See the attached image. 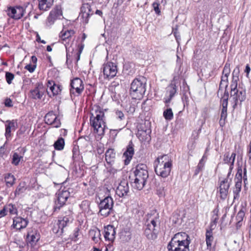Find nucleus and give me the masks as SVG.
Returning <instances> with one entry per match:
<instances>
[{"instance_id":"nucleus-63","label":"nucleus","mask_w":251,"mask_h":251,"mask_svg":"<svg viewBox=\"0 0 251 251\" xmlns=\"http://www.w3.org/2000/svg\"><path fill=\"white\" fill-rule=\"evenodd\" d=\"M55 82L54 81L52 80H49L48 81V82H47V87L48 88H49V89L50 88V87L52 86H53L54 84H55Z\"/></svg>"},{"instance_id":"nucleus-55","label":"nucleus","mask_w":251,"mask_h":251,"mask_svg":"<svg viewBox=\"0 0 251 251\" xmlns=\"http://www.w3.org/2000/svg\"><path fill=\"white\" fill-rule=\"evenodd\" d=\"M159 4L156 2H154L152 4V6L153 7L154 10L155 11L156 14L157 15H160L161 11L159 8Z\"/></svg>"},{"instance_id":"nucleus-27","label":"nucleus","mask_w":251,"mask_h":251,"mask_svg":"<svg viewBox=\"0 0 251 251\" xmlns=\"http://www.w3.org/2000/svg\"><path fill=\"white\" fill-rule=\"evenodd\" d=\"M40 234L36 230L29 231L27 235V239L30 243H35L39 240Z\"/></svg>"},{"instance_id":"nucleus-29","label":"nucleus","mask_w":251,"mask_h":251,"mask_svg":"<svg viewBox=\"0 0 251 251\" xmlns=\"http://www.w3.org/2000/svg\"><path fill=\"white\" fill-rule=\"evenodd\" d=\"M7 124L5 125V135L7 139L11 136V132L12 129L15 130L16 128L17 124L13 120L12 121H7Z\"/></svg>"},{"instance_id":"nucleus-43","label":"nucleus","mask_w":251,"mask_h":251,"mask_svg":"<svg viewBox=\"0 0 251 251\" xmlns=\"http://www.w3.org/2000/svg\"><path fill=\"white\" fill-rule=\"evenodd\" d=\"M240 73V69L239 66H236L232 72V79L239 80V75Z\"/></svg>"},{"instance_id":"nucleus-19","label":"nucleus","mask_w":251,"mask_h":251,"mask_svg":"<svg viewBox=\"0 0 251 251\" xmlns=\"http://www.w3.org/2000/svg\"><path fill=\"white\" fill-rule=\"evenodd\" d=\"M134 145L131 141L129 142L126 151L123 154V156L126 158L125 164L127 165L129 163L134 153Z\"/></svg>"},{"instance_id":"nucleus-51","label":"nucleus","mask_w":251,"mask_h":251,"mask_svg":"<svg viewBox=\"0 0 251 251\" xmlns=\"http://www.w3.org/2000/svg\"><path fill=\"white\" fill-rule=\"evenodd\" d=\"M157 194L159 196L161 197L165 195L164 187L158 186L156 189Z\"/></svg>"},{"instance_id":"nucleus-23","label":"nucleus","mask_w":251,"mask_h":251,"mask_svg":"<svg viewBox=\"0 0 251 251\" xmlns=\"http://www.w3.org/2000/svg\"><path fill=\"white\" fill-rule=\"evenodd\" d=\"M75 33V32L74 30L70 29L66 30H62L60 33L59 36L62 41V43L65 45L67 51V44L68 43L67 40H69V39L74 35Z\"/></svg>"},{"instance_id":"nucleus-46","label":"nucleus","mask_w":251,"mask_h":251,"mask_svg":"<svg viewBox=\"0 0 251 251\" xmlns=\"http://www.w3.org/2000/svg\"><path fill=\"white\" fill-rule=\"evenodd\" d=\"M244 216H245L244 212L242 210H240L236 216V220L238 222H237L238 225H239L240 224V223L243 221Z\"/></svg>"},{"instance_id":"nucleus-57","label":"nucleus","mask_w":251,"mask_h":251,"mask_svg":"<svg viewBox=\"0 0 251 251\" xmlns=\"http://www.w3.org/2000/svg\"><path fill=\"white\" fill-rule=\"evenodd\" d=\"M36 67V65L28 64L25 66V68L28 70L30 73H32L34 71Z\"/></svg>"},{"instance_id":"nucleus-26","label":"nucleus","mask_w":251,"mask_h":251,"mask_svg":"<svg viewBox=\"0 0 251 251\" xmlns=\"http://www.w3.org/2000/svg\"><path fill=\"white\" fill-rule=\"evenodd\" d=\"M105 156L107 164L112 165L114 163L116 157V153L114 150L113 149H108L105 152Z\"/></svg>"},{"instance_id":"nucleus-45","label":"nucleus","mask_w":251,"mask_h":251,"mask_svg":"<svg viewBox=\"0 0 251 251\" xmlns=\"http://www.w3.org/2000/svg\"><path fill=\"white\" fill-rule=\"evenodd\" d=\"M14 75L10 72H6L5 73V78L7 83L8 84H10L12 83V80L14 78Z\"/></svg>"},{"instance_id":"nucleus-28","label":"nucleus","mask_w":251,"mask_h":251,"mask_svg":"<svg viewBox=\"0 0 251 251\" xmlns=\"http://www.w3.org/2000/svg\"><path fill=\"white\" fill-rule=\"evenodd\" d=\"M155 230L151 227V225L148 224L145 230V235L149 240H154L157 237Z\"/></svg>"},{"instance_id":"nucleus-59","label":"nucleus","mask_w":251,"mask_h":251,"mask_svg":"<svg viewBox=\"0 0 251 251\" xmlns=\"http://www.w3.org/2000/svg\"><path fill=\"white\" fill-rule=\"evenodd\" d=\"M241 189L234 188L233 190L234 199H238L239 197V193L241 191Z\"/></svg>"},{"instance_id":"nucleus-52","label":"nucleus","mask_w":251,"mask_h":251,"mask_svg":"<svg viewBox=\"0 0 251 251\" xmlns=\"http://www.w3.org/2000/svg\"><path fill=\"white\" fill-rule=\"evenodd\" d=\"M204 167V165L201 163H199L196 169L195 170L194 176H197L201 172Z\"/></svg>"},{"instance_id":"nucleus-62","label":"nucleus","mask_w":251,"mask_h":251,"mask_svg":"<svg viewBox=\"0 0 251 251\" xmlns=\"http://www.w3.org/2000/svg\"><path fill=\"white\" fill-rule=\"evenodd\" d=\"M242 181L235 180V185L234 188H238L241 189Z\"/></svg>"},{"instance_id":"nucleus-20","label":"nucleus","mask_w":251,"mask_h":251,"mask_svg":"<svg viewBox=\"0 0 251 251\" xmlns=\"http://www.w3.org/2000/svg\"><path fill=\"white\" fill-rule=\"evenodd\" d=\"M190 242V237L185 232H178L176 233L172 238L169 243L176 244V242Z\"/></svg>"},{"instance_id":"nucleus-25","label":"nucleus","mask_w":251,"mask_h":251,"mask_svg":"<svg viewBox=\"0 0 251 251\" xmlns=\"http://www.w3.org/2000/svg\"><path fill=\"white\" fill-rule=\"evenodd\" d=\"M176 92V86L175 83H173V81L171 82L170 85L168 86V89L167 90V93L169 95L168 98L165 99L164 102L166 103H169L172 98L174 97L175 95Z\"/></svg>"},{"instance_id":"nucleus-38","label":"nucleus","mask_w":251,"mask_h":251,"mask_svg":"<svg viewBox=\"0 0 251 251\" xmlns=\"http://www.w3.org/2000/svg\"><path fill=\"white\" fill-rule=\"evenodd\" d=\"M228 75H223L221 76V80L219 85V89L225 87L226 89L228 86Z\"/></svg>"},{"instance_id":"nucleus-1","label":"nucleus","mask_w":251,"mask_h":251,"mask_svg":"<svg viewBox=\"0 0 251 251\" xmlns=\"http://www.w3.org/2000/svg\"><path fill=\"white\" fill-rule=\"evenodd\" d=\"M147 169V166L144 164H139L136 166L134 171V181L131 182L134 189L141 190L145 186L149 178Z\"/></svg>"},{"instance_id":"nucleus-36","label":"nucleus","mask_w":251,"mask_h":251,"mask_svg":"<svg viewBox=\"0 0 251 251\" xmlns=\"http://www.w3.org/2000/svg\"><path fill=\"white\" fill-rule=\"evenodd\" d=\"M227 109L222 108L221 118L219 121V124L221 126H223L225 124V121L227 118Z\"/></svg>"},{"instance_id":"nucleus-12","label":"nucleus","mask_w":251,"mask_h":251,"mask_svg":"<svg viewBox=\"0 0 251 251\" xmlns=\"http://www.w3.org/2000/svg\"><path fill=\"white\" fill-rule=\"evenodd\" d=\"M62 15L61 6L59 5L55 6L50 12L47 18L46 25L48 26L52 25L56 19Z\"/></svg>"},{"instance_id":"nucleus-18","label":"nucleus","mask_w":251,"mask_h":251,"mask_svg":"<svg viewBox=\"0 0 251 251\" xmlns=\"http://www.w3.org/2000/svg\"><path fill=\"white\" fill-rule=\"evenodd\" d=\"M129 192L128 183L127 180L121 181L117 188L116 193L120 197L127 195Z\"/></svg>"},{"instance_id":"nucleus-5","label":"nucleus","mask_w":251,"mask_h":251,"mask_svg":"<svg viewBox=\"0 0 251 251\" xmlns=\"http://www.w3.org/2000/svg\"><path fill=\"white\" fill-rule=\"evenodd\" d=\"M74 190L72 188H60L57 194V199L55 202L54 210L55 211L59 210L66 203L68 199L74 195Z\"/></svg>"},{"instance_id":"nucleus-2","label":"nucleus","mask_w":251,"mask_h":251,"mask_svg":"<svg viewBox=\"0 0 251 251\" xmlns=\"http://www.w3.org/2000/svg\"><path fill=\"white\" fill-rule=\"evenodd\" d=\"M155 172L162 177H167L172 167V160L167 154L159 156L155 161Z\"/></svg>"},{"instance_id":"nucleus-40","label":"nucleus","mask_w":251,"mask_h":251,"mask_svg":"<svg viewBox=\"0 0 251 251\" xmlns=\"http://www.w3.org/2000/svg\"><path fill=\"white\" fill-rule=\"evenodd\" d=\"M22 159H23L22 156L17 152H15L12 156V163L15 166H17Z\"/></svg>"},{"instance_id":"nucleus-58","label":"nucleus","mask_w":251,"mask_h":251,"mask_svg":"<svg viewBox=\"0 0 251 251\" xmlns=\"http://www.w3.org/2000/svg\"><path fill=\"white\" fill-rule=\"evenodd\" d=\"M25 190V188L24 187H22V186H20V185L17 188V189H16L15 190V195L16 196V195H20L21 193H23L24 192V191Z\"/></svg>"},{"instance_id":"nucleus-54","label":"nucleus","mask_w":251,"mask_h":251,"mask_svg":"<svg viewBox=\"0 0 251 251\" xmlns=\"http://www.w3.org/2000/svg\"><path fill=\"white\" fill-rule=\"evenodd\" d=\"M115 114L117 119L120 120L125 119V115L122 111L117 110L115 111Z\"/></svg>"},{"instance_id":"nucleus-10","label":"nucleus","mask_w":251,"mask_h":251,"mask_svg":"<svg viewBox=\"0 0 251 251\" xmlns=\"http://www.w3.org/2000/svg\"><path fill=\"white\" fill-rule=\"evenodd\" d=\"M25 11V8L21 6L9 7L7 8V14L11 18L18 20L23 17Z\"/></svg>"},{"instance_id":"nucleus-15","label":"nucleus","mask_w":251,"mask_h":251,"mask_svg":"<svg viewBox=\"0 0 251 251\" xmlns=\"http://www.w3.org/2000/svg\"><path fill=\"white\" fill-rule=\"evenodd\" d=\"M46 89L44 87L43 84L37 83L36 84L34 89L30 91V97L35 100L41 99Z\"/></svg>"},{"instance_id":"nucleus-4","label":"nucleus","mask_w":251,"mask_h":251,"mask_svg":"<svg viewBox=\"0 0 251 251\" xmlns=\"http://www.w3.org/2000/svg\"><path fill=\"white\" fill-rule=\"evenodd\" d=\"M146 92V82L144 77L135 78L131 84L130 94L134 99L142 98Z\"/></svg>"},{"instance_id":"nucleus-53","label":"nucleus","mask_w":251,"mask_h":251,"mask_svg":"<svg viewBox=\"0 0 251 251\" xmlns=\"http://www.w3.org/2000/svg\"><path fill=\"white\" fill-rule=\"evenodd\" d=\"M157 222H158V216L155 217L154 218L151 219L150 224H149L151 225V227L152 229H155Z\"/></svg>"},{"instance_id":"nucleus-8","label":"nucleus","mask_w":251,"mask_h":251,"mask_svg":"<svg viewBox=\"0 0 251 251\" xmlns=\"http://www.w3.org/2000/svg\"><path fill=\"white\" fill-rule=\"evenodd\" d=\"M72 219L68 216L63 217L62 219L58 220V222L56 225H54L52 231L54 233L56 234L57 236H61L64 232V228L68 226V225L71 223Z\"/></svg>"},{"instance_id":"nucleus-24","label":"nucleus","mask_w":251,"mask_h":251,"mask_svg":"<svg viewBox=\"0 0 251 251\" xmlns=\"http://www.w3.org/2000/svg\"><path fill=\"white\" fill-rule=\"evenodd\" d=\"M116 231L113 226L108 225L104 229V236L105 240L113 241L115 237Z\"/></svg>"},{"instance_id":"nucleus-35","label":"nucleus","mask_w":251,"mask_h":251,"mask_svg":"<svg viewBox=\"0 0 251 251\" xmlns=\"http://www.w3.org/2000/svg\"><path fill=\"white\" fill-rule=\"evenodd\" d=\"M65 145L64 139L62 137L59 138L54 143V147L55 150L61 151L64 149Z\"/></svg>"},{"instance_id":"nucleus-33","label":"nucleus","mask_w":251,"mask_h":251,"mask_svg":"<svg viewBox=\"0 0 251 251\" xmlns=\"http://www.w3.org/2000/svg\"><path fill=\"white\" fill-rule=\"evenodd\" d=\"M213 228L207 229L205 236H206V243L207 249H211L212 246V242L213 241L214 237L213 236L212 230Z\"/></svg>"},{"instance_id":"nucleus-48","label":"nucleus","mask_w":251,"mask_h":251,"mask_svg":"<svg viewBox=\"0 0 251 251\" xmlns=\"http://www.w3.org/2000/svg\"><path fill=\"white\" fill-rule=\"evenodd\" d=\"M239 80H235L232 79L230 84V92H233L235 94L234 91L238 90L237 89V84Z\"/></svg>"},{"instance_id":"nucleus-56","label":"nucleus","mask_w":251,"mask_h":251,"mask_svg":"<svg viewBox=\"0 0 251 251\" xmlns=\"http://www.w3.org/2000/svg\"><path fill=\"white\" fill-rule=\"evenodd\" d=\"M125 109L128 113H133L135 111V108L134 106L129 104L126 106Z\"/></svg>"},{"instance_id":"nucleus-34","label":"nucleus","mask_w":251,"mask_h":251,"mask_svg":"<svg viewBox=\"0 0 251 251\" xmlns=\"http://www.w3.org/2000/svg\"><path fill=\"white\" fill-rule=\"evenodd\" d=\"M50 90L52 93V95H50V92L47 90V92L50 97L57 95L60 93L61 91V86L55 84L53 86L51 85V86L50 87Z\"/></svg>"},{"instance_id":"nucleus-11","label":"nucleus","mask_w":251,"mask_h":251,"mask_svg":"<svg viewBox=\"0 0 251 251\" xmlns=\"http://www.w3.org/2000/svg\"><path fill=\"white\" fill-rule=\"evenodd\" d=\"M117 73V66L113 62H107L103 65V73L105 78L108 79L114 77Z\"/></svg>"},{"instance_id":"nucleus-22","label":"nucleus","mask_w":251,"mask_h":251,"mask_svg":"<svg viewBox=\"0 0 251 251\" xmlns=\"http://www.w3.org/2000/svg\"><path fill=\"white\" fill-rule=\"evenodd\" d=\"M236 155L235 152H232L230 155L229 152H226L224 155L223 161L224 163L229 165V172L231 173L233 168Z\"/></svg>"},{"instance_id":"nucleus-50","label":"nucleus","mask_w":251,"mask_h":251,"mask_svg":"<svg viewBox=\"0 0 251 251\" xmlns=\"http://www.w3.org/2000/svg\"><path fill=\"white\" fill-rule=\"evenodd\" d=\"M230 72V64L226 63L225 65L223 71V75H229Z\"/></svg>"},{"instance_id":"nucleus-64","label":"nucleus","mask_w":251,"mask_h":251,"mask_svg":"<svg viewBox=\"0 0 251 251\" xmlns=\"http://www.w3.org/2000/svg\"><path fill=\"white\" fill-rule=\"evenodd\" d=\"M131 0H116L115 4H117V5H121L125 1H130Z\"/></svg>"},{"instance_id":"nucleus-39","label":"nucleus","mask_w":251,"mask_h":251,"mask_svg":"<svg viewBox=\"0 0 251 251\" xmlns=\"http://www.w3.org/2000/svg\"><path fill=\"white\" fill-rule=\"evenodd\" d=\"M163 116L167 120L170 121L173 119L174 114L171 108L167 109L163 112Z\"/></svg>"},{"instance_id":"nucleus-32","label":"nucleus","mask_w":251,"mask_h":251,"mask_svg":"<svg viewBox=\"0 0 251 251\" xmlns=\"http://www.w3.org/2000/svg\"><path fill=\"white\" fill-rule=\"evenodd\" d=\"M38 8L40 10L47 11L48 10L52 5L53 1H45V0H38Z\"/></svg>"},{"instance_id":"nucleus-3","label":"nucleus","mask_w":251,"mask_h":251,"mask_svg":"<svg viewBox=\"0 0 251 251\" xmlns=\"http://www.w3.org/2000/svg\"><path fill=\"white\" fill-rule=\"evenodd\" d=\"M93 113H91L90 118L91 126L94 128L95 131L99 135H102L104 132L106 126L104 121V113L99 106L93 109Z\"/></svg>"},{"instance_id":"nucleus-21","label":"nucleus","mask_w":251,"mask_h":251,"mask_svg":"<svg viewBox=\"0 0 251 251\" xmlns=\"http://www.w3.org/2000/svg\"><path fill=\"white\" fill-rule=\"evenodd\" d=\"M28 223V221L27 220L18 217L13 219L12 226L14 228L20 230L25 228Z\"/></svg>"},{"instance_id":"nucleus-42","label":"nucleus","mask_w":251,"mask_h":251,"mask_svg":"<svg viewBox=\"0 0 251 251\" xmlns=\"http://www.w3.org/2000/svg\"><path fill=\"white\" fill-rule=\"evenodd\" d=\"M7 211L9 212L10 214H16L17 213V209L15 205L12 204H9L5 206Z\"/></svg>"},{"instance_id":"nucleus-47","label":"nucleus","mask_w":251,"mask_h":251,"mask_svg":"<svg viewBox=\"0 0 251 251\" xmlns=\"http://www.w3.org/2000/svg\"><path fill=\"white\" fill-rule=\"evenodd\" d=\"M79 229L78 227H76L73 233L70 235L71 239L74 241H76L78 239V236L79 235Z\"/></svg>"},{"instance_id":"nucleus-49","label":"nucleus","mask_w":251,"mask_h":251,"mask_svg":"<svg viewBox=\"0 0 251 251\" xmlns=\"http://www.w3.org/2000/svg\"><path fill=\"white\" fill-rule=\"evenodd\" d=\"M242 173L243 171L241 168H238L237 170V172L236 174L235 177V180L237 181H242Z\"/></svg>"},{"instance_id":"nucleus-6","label":"nucleus","mask_w":251,"mask_h":251,"mask_svg":"<svg viewBox=\"0 0 251 251\" xmlns=\"http://www.w3.org/2000/svg\"><path fill=\"white\" fill-rule=\"evenodd\" d=\"M113 200L110 197H106L99 204V214L104 217H107L113 211Z\"/></svg>"},{"instance_id":"nucleus-37","label":"nucleus","mask_w":251,"mask_h":251,"mask_svg":"<svg viewBox=\"0 0 251 251\" xmlns=\"http://www.w3.org/2000/svg\"><path fill=\"white\" fill-rule=\"evenodd\" d=\"M228 92L226 91V90L224 96L222 98L221 100V102L222 104V108H226L227 109V105H228Z\"/></svg>"},{"instance_id":"nucleus-30","label":"nucleus","mask_w":251,"mask_h":251,"mask_svg":"<svg viewBox=\"0 0 251 251\" xmlns=\"http://www.w3.org/2000/svg\"><path fill=\"white\" fill-rule=\"evenodd\" d=\"M182 62L180 58L178 55H177L176 66L175 69V75L174 76L173 81L177 80L179 78V75H181L182 73Z\"/></svg>"},{"instance_id":"nucleus-7","label":"nucleus","mask_w":251,"mask_h":251,"mask_svg":"<svg viewBox=\"0 0 251 251\" xmlns=\"http://www.w3.org/2000/svg\"><path fill=\"white\" fill-rule=\"evenodd\" d=\"M230 172H228L226 178H219V187L218 188V192L219 193V197L222 200H225L228 195V190L231 182V178H230Z\"/></svg>"},{"instance_id":"nucleus-17","label":"nucleus","mask_w":251,"mask_h":251,"mask_svg":"<svg viewBox=\"0 0 251 251\" xmlns=\"http://www.w3.org/2000/svg\"><path fill=\"white\" fill-rule=\"evenodd\" d=\"M71 86V93L74 94L76 92L77 94H80L84 89L83 82L79 78H75L72 80Z\"/></svg>"},{"instance_id":"nucleus-14","label":"nucleus","mask_w":251,"mask_h":251,"mask_svg":"<svg viewBox=\"0 0 251 251\" xmlns=\"http://www.w3.org/2000/svg\"><path fill=\"white\" fill-rule=\"evenodd\" d=\"M190 242H176V244L169 243L167 248L169 251H189Z\"/></svg>"},{"instance_id":"nucleus-41","label":"nucleus","mask_w":251,"mask_h":251,"mask_svg":"<svg viewBox=\"0 0 251 251\" xmlns=\"http://www.w3.org/2000/svg\"><path fill=\"white\" fill-rule=\"evenodd\" d=\"M15 178L13 175H11L10 174H7L5 176V180L7 184V185H9L10 186H12L14 183V181Z\"/></svg>"},{"instance_id":"nucleus-9","label":"nucleus","mask_w":251,"mask_h":251,"mask_svg":"<svg viewBox=\"0 0 251 251\" xmlns=\"http://www.w3.org/2000/svg\"><path fill=\"white\" fill-rule=\"evenodd\" d=\"M92 7H94V5H91L88 3H83L81 7L79 16L82 19V22L84 24H88L89 17L94 14V11Z\"/></svg>"},{"instance_id":"nucleus-16","label":"nucleus","mask_w":251,"mask_h":251,"mask_svg":"<svg viewBox=\"0 0 251 251\" xmlns=\"http://www.w3.org/2000/svg\"><path fill=\"white\" fill-rule=\"evenodd\" d=\"M45 121L48 125H52L53 127L58 128L61 126L60 119L54 114L53 111L49 112L46 115Z\"/></svg>"},{"instance_id":"nucleus-60","label":"nucleus","mask_w":251,"mask_h":251,"mask_svg":"<svg viewBox=\"0 0 251 251\" xmlns=\"http://www.w3.org/2000/svg\"><path fill=\"white\" fill-rule=\"evenodd\" d=\"M5 106L8 107H11L13 106L12 101L9 98H7L5 100L4 102Z\"/></svg>"},{"instance_id":"nucleus-61","label":"nucleus","mask_w":251,"mask_h":251,"mask_svg":"<svg viewBox=\"0 0 251 251\" xmlns=\"http://www.w3.org/2000/svg\"><path fill=\"white\" fill-rule=\"evenodd\" d=\"M7 210L5 206L2 210L0 211V218H2L6 215Z\"/></svg>"},{"instance_id":"nucleus-31","label":"nucleus","mask_w":251,"mask_h":251,"mask_svg":"<svg viewBox=\"0 0 251 251\" xmlns=\"http://www.w3.org/2000/svg\"><path fill=\"white\" fill-rule=\"evenodd\" d=\"M89 236L95 243H98L100 239V230L97 228L91 229L89 232Z\"/></svg>"},{"instance_id":"nucleus-13","label":"nucleus","mask_w":251,"mask_h":251,"mask_svg":"<svg viewBox=\"0 0 251 251\" xmlns=\"http://www.w3.org/2000/svg\"><path fill=\"white\" fill-rule=\"evenodd\" d=\"M233 92H230V98L233 101V108L235 109L238 104H241L246 99V91L244 90H237Z\"/></svg>"},{"instance_id":"nucleus-44","label":"nucleus","mask_w":251,"mask_h":251,"mask_svg":"<svg viewBox=\"0 0 251 251\" xmlns=\"http://www.w3.org/2000/svg\"><path fill=\"white\" fill-rule=\"evenodd\" d=\"M213 212L215 213V217H214V216H213L212 221L210 224V228H213L212 227L214 225H216L217 224L219 219V217L217 214L218 212V209H214L213 210Z\"/></svg>"}]
</instances>
